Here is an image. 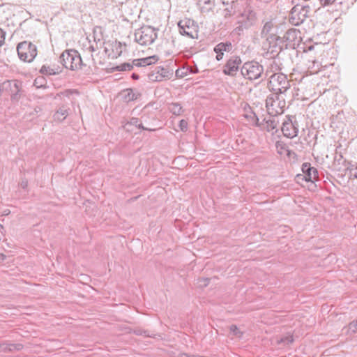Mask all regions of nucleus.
<instances>
[{
	"label": "nucleus",
	"mask_w": 357,
	"mask_h": 357,
	"mask_svg": "<svg viewBox=\"0 0 357 357\" xmlns=\"http://www.w3.org/2000/svg\"><path fill=\"white\" fill-rule=\"evenodd\" d=\"M268 86L273 93L287 94L291 87V81L282 73H274L268 78Z\"/></svg>",
	"instance_id": "obj_1"
},
{
	"label": "nucleus",
	"mask_w": 357,
	"mask_h": 357,
	"mask_svg": "<svg viewBox=\"0 0 357 357\" xmlns=\"http://www.w3.org/2000/svg\"><path fill=\"white\" fill-rule=\"evenodd\" d=\"M286 96L287 94L273 93L266 98V107L268 114L278 116L284 112L286 107Z\"/></svg>",
	"instance_id": "obj_2"
},
{
	"label": "nucleus",
	"mask_w": 357,
	"mask_h": 357,
	"mask_svg": "<svg viewBox=\"0 0 357 357\" xmlns=\"http://www.w3.org/2000/svg\"><path fill=\"white\" fill-rule=\"evenodd\" d=\"M60 62L67 69L75 70L84 65L79 52L75 50L64 51L59 57Z\"/></svg>",
	"instance_id": "obj_3"
},
{
	"label": "nucleus",
	"mask_w": 357,
	"mask_h": 357,
	"mask_svg": "<svg viewBox=\"0 0 357 357\" xmlns=\"http://www.w3.org/2000/svg\"><path fill=\"white\" fill-rule=\"evenodd\" d=\"M157 29L151 26H143L135 30V41L141 45L152 44L158 37Z\"/></svg>",
	"instance_id": "obj_4"
},
{
	"label": "nucleus",
	"mask_w": 357,
	"mask_h": 357,
	"mask_svg": "<svg viewBox=\"0 0 357 357\" xmlns=\"http://www.w3.org/2000/svg\"><path fill=\"white\" fill-rule=\"evenodd\" d=\"M17 52L20 60L29 63L31 62L37 55L36 46L26 40L18 43Z\"/></svg>",
	"instance_id": "obj_5"
},
{
	"label": "nucleus",
	"mask_w": 357,
	"mask_h": 357,
	"mask_svg": "<svg viewBox=\"0 0 357 357\" xmlns=\"http://www.w3.org/2000/svg\"><path fill=\"white\" fill-rule=\"evenodd\" d=\"M263 72V66L255 61L245 62L241 68V73L243 77L250 80L259 78Z\"/></svg>",
	"instance_id": "obj_6"
},
{
	"label": "nucleus",
	"mask_w": 357,
	"mask_h": 357,
	"mask_svg": "<svg viewBox=\"0 0 357 357\" xmlns=\"http://www.w3.org/2000/svg\"><path fill=\"white\" fill-rule=\"evenodd\" d=\"M310 11L309 6L296 5L290 12L289 21L294 26L301 24L308 17Z\"/></svg>",
	"instance_id": "obj_7"
},
{
	"label": "nucleus",
	"mask_w": 357,
	"mask_h": 357,
	"mask_svg": "<svg viewBox=\"0 0 357 357\" xmlns=\"http://www.w3.org/2000/svg\"><path fill=\"white\" fill-rule=\"evenodd\" d=\"M179 33L183 36H186L190 38H198L199 26L197 23L190 18H185L178 22Z\"/></svg>",
	"instance_id": "obj_8"
},
{
	"label": "nucleus",
	"mask_w": 357,
	"mask_h": 357,
	"mask_svg": "<svg viewBox=\"0 0 357 357\" xmlns=\"http://www.w3.org/2000/svg\"><path fill=\"white\" fill-rule=\"evenodd\" d=\"M286 118L282 123V132L285 137L292 139L298 135V124L296 120L293 121V116H287Z\"/></svg>",
	"instance_id": "obj_9"
},
{
	"label": "nucleus",
	"mask_w": 357,
	"mask_h": 357,
	"mask_svg": "<svg viewBox=\"0 0 357 357\" xmlns=\"http://www.w3.org/2000/svg\"><path fill=\"white\" fill-rule=\"evenodd\" d=\"M299 32L294 29H289L282 38V43L284 45L285 49H295L300 42Z\"/></svg>",
	"instance_id": "obj_10"
},
{
	"label": "nucleus",
	"mask_w": 357,
	"mask_h": 357,
	"mask_svg": "<svg viewBox=\"0 0 357 357\" xmlns=\"http://www.w3.org/2000/svg\"><path fill=\"white\" fill-rule=\"evenodd\" d=\"M172 70L162 66H157L153 70L149 73V79L151 82H161L164 79H169L172 76Z\"/></svg>",
	"instance_id": "obj_11"
},
{
	"label": "nucleus",
	"mask_w": 357,
	"mask_h": 357,
	"mask_svg": "<svg viewBox=\"0 0 357 357\" xmlns=\"http://www.w3.org/2000/svg\"><path fill=\"white\" fill-rule=\"evenodd\" d=\"M270 39L267 40L268 43V53L271 54V56L275 58L285 49L284 45L282 43L281 37L278 36H272L269 37Z\"/></svg>",
	"instance_id": "obj_12"
},
{
	"label": "nucleus",
	"mask_w": 357,
	"mask_h": 357,
	"mask_svg": "<svg viewBox=\"0 0 357 357\" xmlns=\"http://www.w3.org/2000/svg\"><path fill=\"white\" fill-rule=\"evenodd\" d=\"M242 61L238 56H231L223 67V73L229 76H234L238 71Z\"/></svg>",
	"instance_id": "obj_13"
},
{
	"label": "nucleus",
	"mask_w": 357,
	"mask_h": 357,
	"mask_svg": "<svg viewBox=\"0 0 357 357\" xmlns=\"http://www.w3.org/2000/svg\"><path fill=\"white\" fill-rule=\"evenodd\" d=\"M301 169L305 174V180L307 182H314L318 180V171L315 167H311L310 163L304 162L302 165Z\"/></svg>",
	"instance_id": "obj_14"
},
{
	"label": "nucleus",
	"mask_w": 357,
	"mask_h": 357,
	"mask_svg": "<svg viewBox=\"0 0 357 357\" xmlns=\"http://www.w3.org/2000/svg\"><path fill=\"white\" fill-rule=\"evenodd\" d=\"M3 86L10 87L11 91V99L18 100L20 98V91L21 83L17 80H8L3 83Z\"/></svg>",
	"instance_id": "obj_15"
},
{
	"label": "nucleus",
	"mask_w": 357,
	"mask_h": 357,
	"mask_svg": "<svg viewBox=\"0 0 357 357\" xmlns=\"http://www.w3.org/2000/svg\"><path fill=\"white\" fill-rule=\"evenodd\" d=\"M278 116H271L268 119H264L261 123H262L261 129L266 130L270 132L278 126L279 121L278 120Z\"/></svg>",
	"instance_id": "obj_16"
},
{
	"label": "nucleus",
	"mask_w": 357,
	"mask_h": 357,
	"mask_svg": "<svg viewBox=\"0 0 357 357\" xmlns=\"http://www.w3.org/2000/svg\"><path fill=\"white\" fill-rule=\"evenodd\" d=\"M275 29V26L272 21L266 22L261 31V38H266V41L268 40L269 37L272 36H277L274 31Z\"/></svg>",
	"instance_id": "obj_17"
},
{
	"label": "nucleus",
	"mask_w": 357,
	"mask_h": 357,
	"mask_svg": "<svg viewBox=\"0 0 357 357\" xmlns=\"http://www.w3.org/2000/svg\"><path fill=\"white\" fill-rule=\"evenodd\" d=\"M257 16L255 12L253 10H245L242 14V21L245 22V27H250L252 26L256 22Z\"/></svg>",
	"instance_id": "obj_18"
},
{
	"label": "nucleus",
	"mask_w": 357,
	"mask_h": 357,
	"mask_svg": "<svg viewBox=\"0 0 357 357\" xmlns=\"http://www.w3.org/2000/svg\"><path fill=\"white\" fill-rule=\"evenodd\" d=\"M158 60V56L153 55L142 59H134L133 65L137 67L146 66L155 63Z\"/></svg>",
	"instance_id": "obj_19"
},
{
	"label": "nucleus",
	"mask_w": 357,
	"mask_h": 357,
	"mask_svg": "<svg viewBox=\"0 0 357 357\" xmlns=\"http://www.w3.org/2000/svg\"><path fill=\"white\" fill-rule=\"evenodd\" d=\"M197 6L201 13H207L212 11L215 7V0H198Z\"/></svg>",
	"instance_id": "obj_20"
},
{
	"label": "nucleus",
	"mask_w": 357,
	"mask_h": 357,
	"mask_svg": "<svg viewBox=\"0 0 357 357\" xmlns=\"http://www.w3.org/2000/svg\"><path fill=\"white\" fill-rule=\"evenodd\" d=\"M145 119L146 118L144 116H142L141 119L133 117V118L130 119V121L127 124L130 125V126H135V127H137L139 129H142V130H149V131L155 130V128L144 126V125H143L144 122H146Z\"/></svg>",
	"instance_id": "obj_21"
},
{
	"label": "nucleus",
	"mask_w": 357,
	"mask_h": 357,
	"mask_svg": "<svg viewBox=\"0 0 357 357\" xmlns=\"http://www.w3.org/2000/svg\"><path fill=\"white\" fill-rule=\"evenodd\" d=\"M243 116L245 119H248L253 126L261 127L262 123H260L259 118L250 107H248V110L245 109V113Z\"/></svg>",
	"instance_id": "obj_22"
},
{
	"label": "nucleus",
	"mask_w": 357,
	"mask_h": 357,
	"mask_svg": "<svg viewBox=\"0 0 357 357\" xmlns=\"http://www.w3.org/2000/svg\"><path fill=\"white\" fill-rule=\"evenodd\" d=\"M232 49V45L230 42L226 43H220L216 45L214 47V52L215 53L222 52H230Z\"/></svg>",
	"instance_id": "obj_23"
},
{
	"label": "nucleus",
	"mask_w": 357,
	"mask_h": 357,
	"mask_svg": "<svg viewBox=\"0 0 357 357\" xmlns=\"http://www.w3.org/2000/svg\"><path fill=\"white\" fill-rule=\"evenodd\" d=\"M169 110L173 114L176 115V116L180 115L183 112V109H182L181 105L177 102L171 103L169 105Z\"/></svg>",
	"instance_id": "obj_24"
},
{
	"label": "nucleus",
	"mask_w": 357,
	"mask_h": 357,
	"mask_svg": "<svg viewBox=\"0 0 357 357\" xmlns=\"http://www.w3.org/2000/svg\"><path fill=\"white\" fill-rule=\"evenodd\" d=\"M68 114V110L66 108H59L54 116V119L61 121L66 118Z\"/></svg>",
	"instance_id": "obj_25"
},
{
	"label": "nucleus",
	"mask_w": 357,
	"mask_h": 357,
	"mask_svg": "<svg viewBox=\"0 0 357 357\" xmlns=\"http://www.w3.org/2000/svg\"><path fill=\"white\" fill-rule=\"evenodd\" d=\"M125 95H124V100L126 102H130V101H132V100H134L135 99H137V95H136L132 89H126L125 91Z\"/></svg>",
	"instance_id": "obj_26"
},
{
	"label": "nucleus",
	"mask_w": 357,
	"mask_h": 357,
	"mask_svg": "<svg viewBox=\"0 0 357 357\" xmlns=\"http://www.w3.org/2000/svg\"><path fill=\"white\" fill-rule=\"evenodd\" d=\"M133 66H135V65H133V61H132V63H124L121 65L116 66L114 68V69L117 71H129L132 69Z\"/></svg>",
	"instance_id": "obj_27"
},
{
	"label": "nucleus",
	"mask_w": 357,
	"mask_h": 357,
	"mask_svg": "<svg viewBox=\"0 0 357 357\" xmlns=\"http://www.w3.org/2000/svg\"><path fill=\"white\" fill-rule=\"evenodd\" d=\"M33 85L36 88H44L45 89L47 87V81L43 76L38 77L35 79Z\"/></svg>",
	"instance_id": "obj_28"
},
{
	"label": "nucleus",
	"mask_w": 357,
	"mask_h": 357,
	"mask_svg": "<svg viewBox=\"0 0 357 357\" xmlns=\"http://www.w3.org/2000/svg\"><path fill=\"white\" fill-rule=\"evenodd\" d=\"M40 73L45 75H52L59 74V70H58V72H56L54 69L51 68L49 66H43L40 70Z\"/></svg>",
	"instance_id": "obj_29"
},
{
	"label": "nucleus",
	"mask_w": 357,
	"mask_h": 357,
	"mask_svg": "<svg viewBox=\"0 0 357 357\" xmlns=\"http://www.w3.org/2000/svg\"><path fill=\"white\" fill-rule=\"evenodd\" d=\"M347 330V333L352 335L357 332V320H354L349 323L347 327L344 328Z\"/></svg>",
	"instance_id": "obj_30"
},
{
	"label": "nucleus",
	"mask_w": 357,
	"mask_h": 357,
	"mask_svg": "<svg viewBox=\"0 0 357 357\" xmlns=\"http://www.w3.org/2000/svg\"><path fill=\"white\" fill-rule=\"evenodd\" d=\"M238 26H237L234 29V33H236L237 35H241L245 29H248L249 28V27H245V22H243V21H242V20L238 21Z\"/></svg>",
	"instance_id": "obj_31"
},
{
	"label": "nucleus",
	"mask_w": 357,
	"mask_h": 357,
	"mask_svg": "<svg viewBox=\"0 0 357 357\" xmlns=\"http://www.w3.org/2000/svg\"><path fill=\"white\" fill-rule=\"evenodd\" d=\"M79 92L77 90L67 89L61 91L57 94L59 97H70L73 94H78Z\"/></svg>",
	"instance_id": "obj_32"
},
{
	"label": "nucleus",
	"mask_w": 357,
	"mask_h": 357,
	"mask_svg": "<svg viewBox=\"0 0 357 357\" xmlns=\"http://www.w3.org/2000/svg\"><path fill=\"white\" fill-rule=\"evenodd\" d=\"M275 146H276L278 153L279 154H282L283 153V151H289L287 149L286 144H284L282 142H280V141L277 142L276 144H275Z\"/></svg>",
	"instance_id": "obj_33"
},
{
	"label": "nucleus",
	"mask_w": 357,
	"mask_h": 357,
	"mask_svg": "<svg viewBox=\"0 0 357 357\" xmlns=\"http://www.w3.org/2000/svg\"><path fill=\"white\" fill-rule=\"evenodd\" d=\"M23 348V345L20 343L8 344L6 349L10 351H20Z\"/></svg>",
	"instance_id": "obj_34"
},
{
	"label": "nucleus",
	"mask_w": 357,
	"mask_h": 357,
	"mask_svg": "<svg viewBox=\"0 0 357 357\" xmlns=\"http://www.w3.org/2000/svg\"><path fill=\"white\" fill-rule=\"evenodd\" d=\"M230 331L235 336L238 337H241L243 335V333L238 329V328L236 325H231L230 326Z\"/></svg>",
	"instance_id": "obj_35"
},
{
	"label": "nucleus",
	"mask_w": 357,
	"mask_h": 357,
	"mask_svg": "<svg viewBox=\"0 0 357 357\" xmlns=\"http://www.w3.org/2000/svg\"><path fill=\"white\" fill-rule=\"evenodd\" d=\"M294 341V338L292 336L289 335L286 336L284 337H282L280 340L279 341L280 343H284V344H289L292 343Z\"/></svg>",
	"instance_id": "obj_36"
},
{
	"label": "nucleus",
	"mask_w": 357,
	"mask_h": 357,
	"mask_svg": "<svg viewBox=\"0 0 357 357\" xmlns=\"http://www.w3.org/2000/svg\"><path fill=\"white\" fill-rule=\"evenodd\" d=\"M209 279L208 278H199L197 280L198 286L200 287H205L208 284Z\"/></svg>",
	"instance_id": "obj_37"
},
{
	"label": "nucleus",
	"mask_w": 357,
	"mask_h": 357,
	"mask_svg": "<svg viewBox=\"0 0 357 357\" xmlns=\"http://www.w3.org/2000/svg\"><path fill=\"white\" fill-rule=\"evenodd\" d=\"M180 130L183 132H185L188 130V122L187 121L182 119L179 122L178 125Z\"/></svg>",
	"instance_id": "obj_38"
},
{
	"label": "nucleus",
	"mask_w": 357,
	"mask_h": 357,
	"mask_svg": "<svg viewBox=\"0 0 357 357\" xmlns=\"http://www.w3.org/2000/svg\"><path fill=\"white\" fill-rule=\"evenodd\" d=\"M270 68L272 71L281 70L280 64L278 63L275 60L271 64Z\"/></svg>",
	"instance_id": "obj_39"
},
{
	"label": "nucleus",
	"mask_w": 357,
	"mask_h": 357,
	"mask_svg": "<svg viewBox=\"0 0 357 357\" xmlns=\"http://www.w3.org/2000/svg\"><path fill=\"white\" fill-rule=\"evenodd\" d=\"M6 32L0 29V47H1L5 42Z\"/></svg>",
	"instance_id": "obj_40"
},
{
	"label": "nucleus",
	"mask_w": 357,
	"mask_h": 357,
	"mask_svg": "<svg viewBox=\"0 0 357 357\" xmlns=\"http://www.w3.org/2000/svg\"><path fill=\"white\" fill-rule=\"evenodd\" d=\"M323 6H328L332 4L335 0H319Z\"/></svg>",
	"instance_id": "obj_41"
},
{
	"label": "nucleus",
	"mask_w": 357,
	"mask_h": 357,
	"mask_svg": "<svg viewBox=\"0 0 357 357\" xmlns=\"http://www.w3.org/2000/svg\"><path fill=\"white\" fill-rule=\"evenodd\" d=\"M217 55H216V59L218 61H220L221 59H222L223 58V55H224V53L222 52H219V53H216Z\"/></svg>",
	"instance_id": "obj_42"
},
{
	"label": "nucleus",
	"mask_w": 357,
	"mask_h": 357,
	"mask_svg": "<svg viewBox=\"0 0 357 357\" xmlns=\"http://www.w3.org/2000/svg\"><path fill=\"white\" fill-rule=\"evenodd\" d=\"M131 77L133 79H139V75L136 73H132V75H131Z\"/></svg>",
	"instance_id": "obj_43"
},
{
	"label": "nucleus",
	"mask_w": 357,
	"mask_h": 357,
	"mask_svg": "<svg viewBox=\"0 0 357 357\" xmlns=\"http://www.w3.org/2000/svg\"><path fill=\"white\" fill-rule=\"evenodd\" d=\"M89 50L90 52H94L95 51V48H94V47L93 45H90L89 47Z\"/></svg>",
	"instance_id": "obj_44"
},
{
	"label": "nucleus",
	"mask_w": 357,
	"mask_h": 357,
	"mask_svg": "<svg viewBox=\"0 0 357 357\" xmlns=\"http://www.w3.org/2000/svg\"><path fill=\"white\" fill-rule=\"evenodd\" d=\"M6 255H3V254H2V253H1V254H0V259H1V260H4V259H6Z\"/></svg>",
	"instance_id": "obj_45"
},
{
	"label": "nucleus",
	"mask_w": 357,
	"mask_h": 357,
	"mask_svg": "<svg viewBox=\"0 0 357 357\" xmlns=\"http://www.w3.org/2000/svg\"><path fill=\"white\" fill-rule=\"evenodd\" d=\"M27 185V183L26 182H22V186L23 188H24L25 187H26Z\"/></svg>",
	"instance_id": "obj_46"
},
{
	"label": "nucleus",
	"mask_w": 357,
	"mask_h": 357,
	"mask_svg": "<svg viewBox=\"0 0 357 357\" xmlns=\"http://www.w3.org/2000/svg\"><path fill=\"white\" fill-rule=\"evenodd\" d=\"M9 213H10V211H4L3 215H8Z\"/></svg>",
	"instance_id": "obj_47"
},
{
	"label": "nucleus",
	"mask_w": 357,
	"mask_h": 357,
	"mask_svg": "<svg viewBox=\"0 0 357 357\" xmlns=\"http://www.w3.org/2000/svg\"><path fill=\"white\" fill-rule=\"evenodd\" d=\"M0 228L3 229L2 225H0Z\"/></svg>",
	"instance_id": "obj_48"
}]
</instances>
